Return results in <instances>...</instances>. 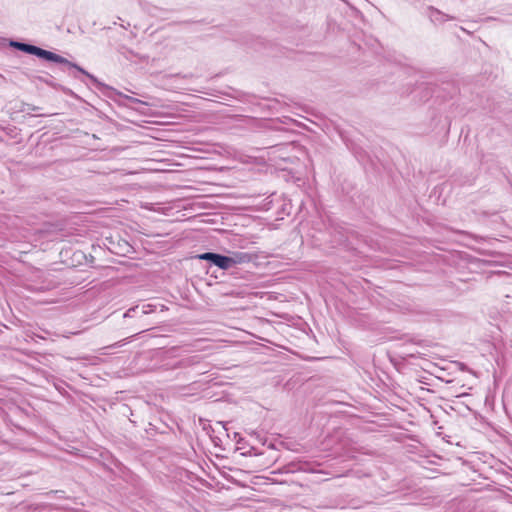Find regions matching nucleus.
<instances>
[{
    "label": "nucleus",
    "instance_id": "obj_1",
    "mask_svg": "<svg viewBox=\"0 0 512 512\" xmlns=\"http://www.w3.org/2000/svg\"><path fill=\"white\" fill-rule=\"evenodd\" d=\"M9 46L23 53L36 56L37 58L45 62L61 64L67 66L69 69H74L77 73H80L82 76L89 79L90 82L95 86V88L100 92L104 93L106 90L111 89L108 85L99 81L97 77L86 71L77 63L71 62L63 56L58 55L52 51L45 50L36 45L18 40H10Z\"/></svg>",
    "mask_w": 512,
    "mask_h": 512
},
{
    "label": "nucleus",
    "instance_id": "obj_2",
    "mask_svg": "<svg viewBox=\"0 0 512 512\" xmlns=\"http://www.w3.org/2000/svg\"><path fill=\"white\" fill-rule=\"evenodd\" d=\"M199 260H204L218 267L221 270L231 269L229 255H224L215 252H205L196 256Z\"/></svg>",
    "mask_w": 512,
    "mask_h": 512
},
{
    "label": "nucleus",
    "instance_id": "obj_3",
    "mask_svg": "<svg viewBox=\"0 0 512 512\" xmlns=\"http://www.w3.org/2000/svg\"><path fill=\"white\" fill-rule=\"evenodd\" d=\"M426 15L430 21L434 24H442L446 21L452 20L453 17L443 13L433 6H428L426 9Z\"/></svg>",
    "mask_w": 512,
    "mask_h": 512
},
{
    "label": "nucleus",
    "instance_id": "obj_4",
    "mask_svg": "<svg viewBox=\"0 0 512 512\" xmlns=\"http://www.w3.org/2000/svg\"><path fill=\"white\" fill-rule=\"evenodd\" d=\"M254 256L247 252L234 251L229 254L230 266L234 268L236 265L249 263Z\"/></svg>",
    "mask_w": 512,
    "mask_h": 512
},
{
    "label": "nucleus",
    "instance_id": "obj_5",
    "mask_svg": "<svg viewBox=\"0 0 512 512\" xmlns=\"http://www.w3.org/2000/svg\"><path fill=\"white\" fill-rule=\"evenodd\" d=\"M153 311L152 305L144 304L142 306L136 305L134 307L129 308L124 314V318H134L141 317L143 315L149 314Z\"/></svg>",
    "mask_w": 512,
    "mask_h": 512
},
{
    "label": "nucleus",
    "instance_id": "obj_6",
    "mask_svg": "<svg viewBox=\"0 0 512 512\" xmlns=\"http://www.w3.org/2000/svg\"><path fill=\"white\" fill-rule=\"evenodd\" d=\"M196 363H198V360H196V357H188V358H185V359H182V360H179V361L175 362L171 366V368L172 369L186 368V367L192 366V365H194Z\"/></svg>",
    "mask_w": 512,
    "mask_h": 512
},
{
    "label": "nucleus",
    "instance_id": "obj_7",
    "mask_svg": "<svg viewBox=\"0 0 512 512\" xmlns=\"http://www.w3.org/2000/svg\"><path fill=\"white\" fill-rule=\"evenodd\" d=\"M36 79L44 84H46L49 87H52L54 89H60L61 85L56 83L54 80V77L51 75L47 76H37Z\"/></svg>",
    "mask_w": 512,
    "mask_h": 512
},
{
    "label": "nucleus",
    "instance_id": "obj_8",
    "mask_svg": "<svg viewBox=\"0 0 512 512\" xmlns=\"http://www.w3.org/2000/svg\"><path fill=\"white\" fill-rule=\"evenodd\" d=\"M26 106H27V108L23 109V111L31 112V111H38L40 109L38 106H34L32 104H27Z\"/></svg>",
    "mask_w": 512,
    "mask_h": 512
},
{
    "label": "nucleus",
    "instance_id": "obj_9",
    "mask_svg": "<svg viewBox=\"0 0 512 512\" xmlns=\"http://www.w3.org/2000/svg\"><path fill=\"white\" fill-rule=\"evenodd\" d=\"M126 99L131 103V104H134V103H142L141 100L137 99V98H134V97H130V96H125Z\"/></svg>",
    "mask_w": 512,
    "mask_h": 512
},
{
    "label": "nucleus",
    "instance_id": "obj_10",
    "mask_svg": "<svg viewBox=\"0 0 512 512\" xmlns=\"http://www.w3.org/2000/svg\"><path fill=\"white\" fill-rule=\"evenodd\" d=\"M70 75H71L72 77H74L75 79H78V80H80L81 82L86 83V82L84 81V79H83V78H81V77H80L76 72H72V73H70Z\"/></svg>",
    "mask_w": 512,
    "mask_h": 512
},
{
    "label": "nucleus",
    "instance_id": "obj_11",
    "mask_svg": "<svg viewBox=\"0 0 512 512\" xmlns=\"http://www.w3.org/2000/svg\"><path fill=\"white\" fill-rule=\"evenodd\" d=\"M38 116L44 117L47 116V114H39Z\"/></svg>",
    "mask_w": 512,
    "mask_h": 512
}]
</instances>
